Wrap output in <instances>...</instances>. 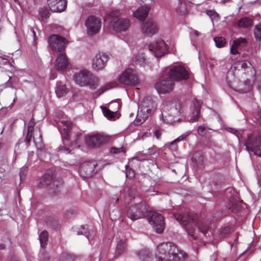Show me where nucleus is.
Masks as SVG:
<instances>
[{"instance_id":"nucleus-1","label":"nucleus","mask_w":261,"mask_h":261,"mask_svg":"<svg viewBox=\"0 0 261 261\" xmlns=\"http://www.w3.org/2000/svg\"><path fill=\"white\" fill-rule=\"evenodd\" d=\"M174 216L187 231L188 234L191 236L193 239L197 238V232H200L204 236L206 235L208 229V225L203 221H199L196 215L189 213L185 215L176 213Z\"/></svg>"},{"instance_id":"nucleus-2","label":"nucleus","mask_w":261,"mask_h":261,"mask_svg":"<svg viewBox=\"0 0 261 261\" xmlns=\"http://www.w3.org/2000/svg\"><path fill=\"white\" fill-rule=\"evenodd\" d=\"M187 254L171 243H162L158 245L155 252L156 261H172L184 260Z\"/></svg>"},{"instance_id":"nucleus-3","label":"nucleus","mask_w":261,"mask_h":261,"mask_svg":"<svg viewBox=\"0 0 261 261\" xmlns=\"http://www.w3.org/2000/svg\"><path fill=\"white\" fill-rule=\"evenodd\" d=\"M133 198L138 203L129 207L127 212V215L132 220L134 221L143 218L148 212L145 203L140 202V200L138 198L136 199L134 192L131 189H128L127 190L125 200L128 202V201L132 200Z\"/></svg>"},{"instance_id":"nucleus-4","label":"nucleus","mask_w":261,"mask_h":261,"mask_svg":"<svg viewBox=\"0 0 261 261\" xmlns=\"http://www.w3.org/2000/svg\"><path fill=\"white\" fill-rule=\"evenodd\" d=\"M126 9L121 8L112 11L108 16L107 19L112 22L113 29L117 32H125L130 25V20L126 18H119L121 15L125 13Z\"/></svg>"},{"instance_id":"nucleus-5","label":"nucleus","mask_w":261,"mask_h":261,"mask_svg":"<svg viewBox=\"0 0 261 261\" xmlns=\"http://www.w3.org/2000/svg\"><path fill=\"white\" fill-rule=\"evenodd\" d=\"M155 103L150 97H146L139 106V109L135 123L140 125L148 117L151 111L154 109Z\"/></svg>"},{"instance_id":"nucleus-6","label":"nucleus","mask_w":261,"mask_h":261,"mask_svg":"<svg viewBox=\"0 0 261 261\" xmlns=\"http://www.w3.org/2000/svg\"><path fill=\"white\" fill-rule=\"evenodd\" d=\"M163 74L174 81H184L189 77L188 70L178 64L172 65L166 68L163 71Z\"/></svg>"},{"instance_id":"nucleus-7","label":"nucleus","mask_w":261,"mask_h":261,"mask_svg":"<svg viewBox=\"0 0 261 261\" xmlns=\"http://www.w3.org/2000/svg\"><path fill=\"white\" fill-rule=\"evenodd\" d=\"M148 50L156 58H160L168 53V46L162 39H156L148 45Z\"/></svg>"},{"instance_id":"nucleus-8","label":"nucleus","mask_w":261,"mask_h":261,"mask_svg":"<svg viewBox=\"0 0 261 261\" xmlns=\"http://www.w3.org/2000/svg\"><path fill=\"white\" fill-rule=\"evenodd\" d=\"M244 145L248 152H252L254 155L261 157V136H248Z\"/></svg>"},{"instance_id":"nucleus-9","label":"nucleus","mask_w":261,"mask_h":261,"mask_svg":"<svg viewBox=\"0 0 261 261\" xmlns=\"http://www.w3.org/2000/svg\"><path fill=\"white\" fill-rule=\"evenodd\" d=\"M148 221L152 225L153 230L158 233L163 232L165 228L164 218L160 214L149 211L147 213Z\"/></svg>"},{"instance_id":"nucleus-10","label":"nucleus","mask_w":261,"mask_h":261,"mask_svg":"<svg viewBox=\"0 0 261 261\" xmlns=\"http://www.w3.org/2000/svg\"><path fill=\"white\" fill-rule=\"evenodd\" d=\"M119 81L122 84L127 85L137 86L139 83L137 73L132 68L125 70L119 76Z\"/></svg>"},{"instance_id":"nucleus-11","label":"nucleus","mask_w":261,"mask_h":261,"mask_svg":"<svg viewBox=\"0 0 261 261\" xmlns=\"http://www.w3.org/2000/svg\"><path fill=\"white\" fill-rule=\"evenodd\" d=\"M48 43L52 50L60 52L65 49L67 41L65 38L53 34L49 36Z\"/></svg>"},{"instance_id":"nucleus-12","label":"nucleus","mask_w":261,"mask_h":261,"mask_svg":"<svg viewBox=\"0 0 261 261\" xmlns=\"http://www.w3.org/2000/svg\"><path fill=\"white\" fill-rule=\"evenodd\" d=\"M182 113V107L181 103L178 102L170 108L169 113L168 114V116L166 114V113L164 114L162 112L160 117L161 118L162 117L163 121L166 123H172L178 120L176 117L180 115Z\"/></svg>"},{"instance_id":"nucleus-13","label":"nucleus","mask_w":261,"mask_h":261,"mask_svg":"<svg viewBox=\"0 0 261 261\" xmlns=\"http://www.w3.org/2000/svg\"><path fill=\"white\" fill-rule=\"evenodd\" d=\"M109 60V56L105 53L101 52L96 54L91 62L92 69L96 71L104 69Z\"/></svg>"},{"instance_id":"nucleus-14","label":"nucleus","mask_w":261,"mask_h":261,"mask_svg":"<svg viewBox=\"0 0 261 261\" xmlns=\"http://www.w3.org/2000/svg\"><path fill=\"white\" fill-rule=\"evenodd\" d=\"M157 22L152 19H148L141 25V32L146 37H151L158 32Z\"/></svg>"},{"instance_id":"nucleus-15","label":"nucleus","mask_w":261,"mask_h":261,"mask_svg":"<svg viewBox=\"0 0 261 261\" xmlns=\"http://www.w3.org/2000/svg\"><path fill=\"white\" fill-rule=\"evenodd\" d=\"M109 138L102 134L88 136L86 138V144L90 147H96L108 142Z\"/></svg>"},{"instance_id":"nucleus-16","label":"nucleus","mask_w":261,"mask_h":261,"mask_svg":"<svg viewBox=\"0 0 261 261\" xmlns=\"http://www.w3.org/2000/svg\"><path fill=\"white\" fill-rule=\"evenodd\" d=\"M86 26L88 34L93 35L97 34L99 31L101 23L100 20L98 18L91 16L87 19Z\"/></svg>"},{"instance_id":"nucleus-17","label":"nucleus","mask_w":261,"mask_h":261,"mask_svg":"<svg viewBox=\"0 0 261 261\" xmlns=\"http://www.w3.org/2000/svg\"><path fill=\"white\" fill-rule=\"evenodd\" d=\"M58 125L59 130L61 133L63 139L68 140L69 133L71 128V122L67 118L62 116V118H60Z\"/></svg>"},{"instance_id":"nucleus-18","label":"nucleus","mask_w":261,"mask_h":261,"mask_svg":"<svg viewBox=\"0 0 261 261\" xmlns=\"http://www.w3.org/2000/svg\"><path fill=\"white\" fill-rule=\"evenodd\" d=\"M201 102L197 99H194L190 106V113L189 121L194 122L198 121L200 116V109Z\"/></svg>"},{"instance_id":"nucleus-19","label":"nucleus","mask_w":261,"mask_h":261,"mask_svg":"<svg viewBox=\"0 0 261 261\" xmlns=\"http://www.w3.org/2000/svg\"><path fill=\"white\" fill-rule=\"evenodd\" d=\"M174 84L171 80H161L154 85L155 88L159 93L165 94L171 92L174 88Z\"/></svg>"},{"instance_id":"nucleus-20","label":"nucleus","mask_w":261,"mask_h":261,"mask_svg":"<svg viewBox=\"0 0 261 261\" xmlns=\"http://www.w3.org/2000/svg\"><path fill=\"white\" fill-rule=\"evenodd\" d=\"M95 165L91 162L82 163L80 166L79 172L80 175L83 178L92 176L94 174Z\"/></svg>"},{"instance_id":"nucleus-21","label":"nucleus","mask_w":261,"mask_h":261,"mask_svg":"<svg viewBox=\"0 0 261 261\" xmlns=\"http://www.w3.org/2000/svg\"><path fill=\"white\" fill-rule=\"evenodd\" d=\"M90 73V71L85 69L75 72L73 75V81L79 86L86 87Z\"/></svg>"},{"instance_id":"nucleus-22","label":"nucleus","mask_w":261,"mask_h":261,"mask_svg":"<svg viewBox=\"0 0 261 261\" xmlns=\"http://www.w3.org/2000/svg\"><path fill=\"white\" fill-rule=\"evenodd\" d=\"M47 4L53 12H61L67 7L66 0H47Z\"/></svg>"},{"instance_id":"nucleus-23","label":"nucleus","mask_w":261,"mask_h":261,"mask_svg":"<svg viewBox=\"0 0 261 261\" xmlns=\"http://www.w3.org/2000/svg\"><path fill=\"white\" fill-rule=\"evenodd\" d=\"M68 61L65 54H60L57 57L55 63V68L59 71H64L68 66Z\"/></svg>"},{"instance_id":"nucleus-24","label":"nucleus","mask_w":261,"mask_h":261,"mask_svg":"<svg viewBox=\"0 0 261 261\" xmlns=\"http://www.w3.org/2000/svg\"><path fill=\"white\" fill-rule=\"evenodd\" d=\"M246 42L245 38L240 37L232 41L230 46V54L234 56L235 58H237L239 56L240 53L238 51V48L241 44H244Z\"/></svg>"},{"instance_id":"nucleus-25","label":"nucleus","mask_w":261,"mask_h":261,"mask_svg":"<svg viewBox=\"0 0 261 261\" xmlns=\"http://www.w3.org/2000/svg\"><path fill=\"white\" fill-rule=\"evenodd\" d=\"M150 9L149 4L139 7L137 10L134 12L133 15L138 19H142L147 16Z\"/></svg>"},{"instance_id":"nucleus-26","label":"nucleus","mask_w":261,"mask_h":261,"mask_svg":"<svg viewBox=\"0 0 261 261\" xmlns=\"http://www.w3.org/2000/svg\"><path fill=\"white\" fill-rule=\"evenodd\" d=\"M54 173L52 170H49L41 177L39 180L40 187H45L49 185L53 181Z\"/></svg>"},{"instance_id":"nucleus-27","label":"nucleus","mask_w":261,"mask_h":261,"mask_svg":"<svg viewBox=\"0 0 261 261\" xmlns=\"http://www.w3.org/2000/svg\"><path fill=\"white\" fill-rule=\"evenodd\" d=\"M118 83L116 82H109L101 86L99 89L97 90L93 94L94 98H97L100 95L105 91L110 90L113 88L117 87Z\"/></svg>"},{"instance_id":"nucleus-28","label":"nucleus","mask_w":261,"mask_h":261,"mask_svg":"<svg viewBox=\"0 0 261 261\" xmlns=\"http://www.w3.org/2000/svg\"><path fill=\"white\" fill-rule=\"evenodd\" d=\"M127 251V244L125 239H121L117 242L116 249L115 251V255L118 256L124 254Z\"/></svg>"},{"instance_id":"nucleus-29","label":"nucleus","mask_w":261,"mask_h":261,"mask_svg":"<svg viewBox=\"0 0 261 261\" xmlns=\"http://www.w3.org/2000/svg\"><path fill=\"white\" fill-rule=\"evenodd\" d=\"M133 62L137 65L144 66L146 64V58L143 52L139 51L135 54L132 59Z\"/></svg>"},{"instance_id":"nucleus-30","label":"nucleus","mask_w":261,"mask_h":261,"mask_svg":"<svg viewBox=\"0 0 261 261\" xmlns=\"http://www.w3.org/2000/svg\"><path fill=\"white\" fill-rule=\"evenodd\" d=\"M191 134V132H187L185 134H183L179 137H178L177 139L173 140L172 142L169 143H167L166 144V146L167 147H169L170 149H171L172 151H176L178 148V146L176 144L177 142L180 141L184 139L186 137H187L188 135H189Z\"/></svg>"},{"instance_id":"nucleus-31","label":"nucleus","mask_w":261,"mask_h":261,"mask_svg":"<svg viewBox=\"0 0 261 261\" xmlns=\"http://www.w3.org/2000/svg\"><path fill=\"white\" fill-rule=\"evenodd\" d=\"M229 209L234 213H238L241 209V202L236 198H232L230 201Z\"/></svg>"},{"instance_id":"nucleus-32","label":"nucleus","mask_w":261,"mask_h":261,"mask_svg":"<svg viewBox=\"0 0 261 261\" xmlns=\"http://www.w3.org/2000/svg\"><path fill=\"white\" fill-rule=\"evenodd\" d=\"M99 79L98 77L93 76L90 72V75L87 81V86L89 87L91 89H95L98 85Z\"/></svg>"},{"instance_id":"nucleus-33","label":"nucleus","mask_w":261,"mask_h":261,"mask_svg":"<svg viewBox=\"0 0 261 261\" xmlns=\"http://www.w3.org/2000/svg\"><path fill=\"white\" fill-rule=\"evenodd\" d=\"M56 93L58 97L65 96L68 92V89L64 84H59L56 89Z\"/></svg>"},{"instance_id":"nucleus-34","label":"nucleus","mask_w":261,"mask_h":261,"mask_svg":"<svg viewBox=\"0 0 261 261\" xmlns=\"http://www.w3.org/2000/svg\"><path fill=\"white\" fill-rule=\"evenodd\" d=\"M252 25V20L248 17H244L240 19L238 22L239 28H248Z\"/></svg>"},{"instance_id":"nucleus-35","label":"nucleus","mask_w":261,"mask_h":261,"mask_svg":"<svg viewBox=\"0 0 261 261\" xmlns=\"http://www.w3.org/2000/svg\"><path fill=\"white\" fill-rule=\"evenodd\" d=\"M137 255L142 261H149L151 257L150 252L147 249H143L138 251Z\"/></svg>"},{"instance_id":"nucleus-36","label":"nucleus","mask_w":261,"mask_h":261,"mask_svg":"<svg viewBox=\"0 0 261 261\" xmlns=\"http://www.w3.org/2000/svg\"><path fill=\"white\" fill-rule=\"evenodd\" d=\"M177 13L180 15H185L187 12L186 3L183 0H179L178 5L176 8Z\"/></svg>"},{"instance_id":"nucleus-37","label":"nucleus","mask_w":261,"mask_h":261,"mask_svg":"<svg viewBox=\"0 0 261 261\" xmlns=\"http://www.w3.org/2000/svg\"><path fill=\"white\" fill-rule=\"evenodd\" d=\"M35 122L34 119H31L29 122L28 126V134L26 136V139L28 143H29L32 138L34 126Z\"/></svg>"},{"instance_id":"nucleus-38","label":"nucleus","mask_w":261,"mask_h":261,"mask_svg":"<svg viewBox=\"0 0 261 261\" xmlns=\"http://www.w3.org/2000/svg\"><path fill=\"white\" fill-rule=\"evenodd\" d=\"M39 240L41 248H45L48 241V232L44 230L40 233Z\"/></svg>"},{"instance_id":"nucleus-39","label":"nucleus","mask_w":261,"mask_h":261,"mask_svg":"<svg viewBox=\"0 0 261 261\" xmlns=\"http://www.w3.org/2000/svg\"><path fill=\"white\" fill-rule=\"evenodd\" d=\"M75 258L74 256L67 252H64L62 254L59 261H73Z\"/></svg>"},{"instance_id":"nucleus-40","label":"nucleus","mask_w":261,"mask_h":261,"mask_svg":"<svg viewBox=\"0 0 261 261\" xmlns=\"http://www.w3.org/2000/svg\"><path fill=\"white\" fill-rule=\"evenodd\" d=\"M216 46L218 48L224 46L226 43L225 39L222 37H216L214 38Z\"/></svg>"},{"instance_id":"nucleus-41","label":"nucleus","mask_w":261,"mask_h":261,"mask_svg":"<svg viewBox=\"0 0 261 261\" xmlns=\"http://www.w3.org/2000/svg\"><path fill=\"white\" fill-rule=\"evenodd\" d=\"M102 113L104 116L108 118V119H112L114 117L115 113L111 111L110 110L108 109L107 108L103 106L100 107Z\"/></svg>"},{"instance_id":"nucleus-42","label":"nucleus","mask_w":261,"mask_h":261,"mask_svg":"<svg viewBox=\"0 0 261 261\" xmlns=\"http://www.w3.org/2000/svg\"><path fill=\"white\" fill-rule=\"evenodd\" d=\"M39 18L41 20H45L49 17L48 11L45 8H41L39 10Z\"/></svg>"},{"instance_id":"nucleus-43","label":"nucleus","mask_w":261,"mask_h":261,"mask_svg":"<svg viewBox=\"0 0 261 261\" xmlns=\"http://www.w3.org/2000/svg\"><path fill=\"white\" fill-rule=\"evenodd\" d=\"M33 136L34 140L35 143H39L41 141V134L39 128L36 129L33 132L32 136Z\"/></svg>"},{"instance_id":"nucleus-44","label":"nucleus","mask_w":261,"mask_h":261,"mask_svg":"<svg viewBox=\"0 0 261 261\" xmlns=\"http://www.w3.org/2000/svg\"><path fill=\"white\" fill-rule=\"evenodd\" d=\"M254 34L256 41H261V24L255 28Z\"/></svg>"},{"instance_id":"nucleus-45","label":"nucleus","mask_w":261,"mask_h":261,"mask_svg":"<svg viewBox=\"0 0 261 261\" xmlns=\"http://www.w3.org/2000/svg\"><path fill=\"white\" fill-rule=\"evenodd\" d=\"M200 35V34L197 31L193 29L191 30L190 37L193 45H195L194 43V40H195V39Z\"/></svg>"},{"instance_id":"nucleus-46","label":"nucleus","mask_w":261,"mask_h":261,"mask_svg":"<svg viewBox=\"0 0 261 261\" xmlns=\"http://www.w3.org/2000/svg\"><path fill=\"white\" fill-rule=\"evenodd\" d=\"M126 167V176L128 178H133L135 177V173L134 171L128 168L127 166H125Z\"/></svg>"},{"instance_id":"nucleus-47","label":"nucleus","mask_w":261,"mask_h":261,"mask_svg":"<svg viewBox=\"0 0 261 261\" xmlns=\"http://www.w3.org/2000/svg\"><path fill=\"white\" fill-rule=\"evenodd\" d=\"M227 130L231 133L234 134L237 137L239 142L241 143V135L238 132L237 130L233 128L229 127L227 128Z\"/></svg>"},{"instance_id":"nucleus-48","label":"nucleus","mask_w":261,"mask_h":261,"mask_svg":"<svg viewBox=\"0 0 261 261\" xmlns=\"http://www.w3.org/2000/svg\"><path fill=\"white\" fill-rule=\"evenodd\" d=\"M27 172V168L26 167H23L20 169V173H19V176H20V180L22 181L24 179L26 173Z\"/></svg>"},{"instance_id":"nucleus-49","label":"nucleus","mask_w":261,"mask_h":261,"mask_svg":"<svg viewBox=\"0 0 261 261\" xmlns=\"http://www.w3.org/2000/svg\"><path fill=\"white\" fill-rule=\"evenodd\" d=\"M110 152L112 153H118L120 152H124V149L123 147H113L111 149Z\"/></svg>"},{"instance_id":"nucleus-50","label":"nucleus","mask_w":261,"mask_h":261,"mask_svg":"<svg viewBox=\"0 0 261 261\" xmlns=\"http://www.w3.org/2000/svg\"><path fill=\"white\" fill-rule=\"evenodd\" d=\"M239 65H240L242 68L243 69H246V68H251L252 69V65L250 63H246V62H239L237 63V66ZM238 67V66L235 67V68Z\"/></svg>"},{"instance_id":"nucleus-51","label":"nucleus","mask_w":261,"mask_h":261,"mask_svg":"<svg viewBox=\"0 0 261 261\" xmlns=\"http://www.w3.org/2000/svg\"><path fill=\"white\" fill-rule=\"evenodd\" d=\"M207 15H208L213 19H217L218 17V14L215 11H208L207 12Z\"/></svg>"},{"instance_id":"nucleus-52","label":"nucleus","mask_w":261,"mask_h":261,"mask_svg":"<svg viewBox=\"0 0 261 261\" xmlns=\"http://www.w3.org/2000/svg\"><path fill=\"white\" fill-rule=\"evenodd\" d=\"M59 151L62 152V153L68 154L71 152V150L69 149V148H67L66 147H65L64 146H61L59 148Z\"/></svg>"},{"instance_id":"nucleus-53","label":"nucleus","mask_w":261,"mask_h":261,"mask_svg":"<svg viewBox=\"0 0 261 261\" xmlns=\"http://www.w3.org/2000/svg\"><path fill=\"white\" fill-rule=\"evenodd\" d=\"M205 130L204 126L200 125L198 127L197 131L199 135H202Z\"/></svg>"},{"instance_id":"nucleus-54","label":"nucleus","mask_w":261,"mask_h":261,"mask_svg":"<svg viewBox=\"0 0 261 261\" xmlns=\"http://www.w3.org/2000/svg\"><path fill=\"white\" fill-rule=\"evenodd\" d=\"M77 234L78 235L81 234H84V235L87 237V238L88 240H89V239H90L89 237H88V236L87 234V232H86V229H85V227H84V226L83 227V231H81V232H79V231H78Z\"/></svg>"},{"instance_id":"nucleus-55","label":"nucleus","mask_w":261,"mask_h":261,"mask_svg":"<svg viewBox=\"0 0 261 261\" xmlns=\"http://www.w3.org/2000/svg\"><path fill=\"white\" fill-rule=\"evenodd\" d=\"M229 231V228L228 227L224 228L223 230L220 231V234L222 236H224L225 233H228Z\"/></svg>"},{"instance_id":"nucleus-56","label":"nucleus","mask_w":261,"mask_h":261,"mask_svg":"<svg viewBox=\"0 0 261 261\" xmlns=\"http://www.w3.org/2000/svg\"><path fill=\"white\" fill-rule=\"evenodd\" d=\"M154 135H155V136L156 137V138L159 139L160 138L161 136V133L160 130H155L154 132Z\"/></svg>"},{"instance_id":"nucleus-57","label":"nucleus","mask_w":261,"mask_h":261,"mask_svg":"<svg viewBox=\"0 0 261 261\" xmlns=\"http://www.w3.org/2000/svg\"><path fill=\"white\" fill-rule=\"evenodd\" d=\"M155 150L156 148L154 147L150 148L148 149V152L150 154H154L155 153Z\"/></svg>"},{"instance_id":"nucleus-58","label":"nucleus","mask_w":261,"mask_h":261,"mask_svg":"<svg viewBox=\"0 0 261 261\" xmlns=\"http://www.w3.org/2000/svg\"><path fill=\"white\" fill-rule=\"evenodd\" d=\"M31 32L32 33V34L33 36L34 40H36V33H35V32L34 29H31Z\"/></svg>"},{"instance_id":"nucleus-59","label":"nucleus","mask_w":261,"mask_h":261,"mask_svg":"<svg viewBox=\"0 0 261 261\" xmlns=\"http://www.w3.org/2000/svg\"><path fill=\"white\" fill-rule=\"evenodd\" d=\"M217 2L218 3H225L228 0H216Z\"/></svg>"},{"instance_id":"nucleus-60","label":"nucleus","mask_w":261,"mask_h":261,"mask_svg":"<svg viewBox=\"0 0 261 261\" xmlns=\"http://www.w3.org/2000/svg\"><path fill=\"white\" fill-rule=\"evenodd\" d=\"M147 135H148V133H144L142 135V139H144V137H147Z\"/></svg>"},{"instance_id":"nucleus-61","label":"nucleus","mask_w":261,"mask_h":261,"mask_svg":"<svg viewBox=\"0 0 261 261\" xmlns=\"http://www.w3.org/2000/svg\"><path fill=\"white\" fill-rule=\"evenodd\" d=\"M250 86L249 85L247 86L246 89L245 90V92H246L247 91H248L250 89Z\"/></svg>"},{"instance_id":"nucleus-62","label":"nucleus","mask_w":261,"mask_h":261,"mask_svg":"<svg viewBox=\"0 0 261 261\" xmlns=\"http://www.w3.org/2000/svg\"><path fill=\"white\" fill-rule=\"evenodd\" d=\"M4 248H5V246H4V245H3V244H1V245H0V249H1V250H3V249H4Z\"/></svg>"},{"instance_id":"nucleus-63","label":"nucleus","mask_w":261,"mask_h":261,"mask_svg":"<svg viewBox=\"0 0 261 261\" xmlns=\"http://www.w3.org/2000/svg\"><path fill=\"white\" fill-rule=\"evenodd\" d=\"M75 145L76 147H80V145L79 144V143L77 142V141H76L75 143Z\"/></svg>"},{"instance_id":"nucleus-64","label":"nucleus","mask_w":261,"mask_h":261,"mask_svg":"<svg viewBox=\"0 0 261 261\" xmlns=\"http://www.w3.org/2000/svg\"><path fill=\"white\" fill-rule=\"evenodd\" d=\"M56 77V75H54L51 77V79H55Z\"/></svg>"}]
</instances>
